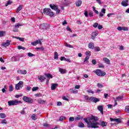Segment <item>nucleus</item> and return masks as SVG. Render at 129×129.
Returning <instances> with one entry per match:
<instances>
[{
	"instance_id": "nucleus-1",
	"label": "nucleus",
	"mask_w": 129,
	"mask_h": 129,
	"mask_svg": "<svg viewBox=\"0 0 129 129\" xmlns=\"http://www.w3.org/2000/svg\"><path fill=\"white\" fill-rule=\"evenodd\" d=\"M83 119L85 122H86L89 128H98L99 127L98 125H101L102 127H104V126L107 125V123L104 121H101L100 123L97 122L98 118L95 116L84 118Z\"/></svg>"
},
{
	"instance_id": "nucleus-2",
	"label": "nucleus",
	"mask_w": 129,
	"mask_h": 129,
	"mask_svg": "<svg viewBox=\"0 0 129 129\" xmlns=\"http://www.w3.org/2000/svg\"><path fill=\"white\" fill-rule=\"evenodd\" d=\"M43 13L45 15H47L49 17H53L54 16V12L50 8H45L43 10Z\"/></svg>"
},
{
	"instance_id": "nucleus-3",
	"label": "nucleus",
	"mask_w": 129,
	"mask_h": 129,
	"mask_svg": "<svg viewBox=\"0 0 129 129\" xmlns=\"http://www.w3.org/2000/svg\"><path fill=\"white\" fill-rule=\"evenodd\" d=\"M22 104L21 101H19L18 100H11L8 101V105L9 106H12V105H18V104Z\"/></svg>"
},
{
	"instance_id": "nucleus-4",
	"label": "nucleus",
	"mask_w": 129,
	"mask_h": 129,
	"mask_svg": "<svg viewBox=\"0 0 129 129\" xmlns=\"http://www.w3.org/2000/svg\"><path fill=\"white\" fill-rule=\"evenodd\" d=\"M94 73H95L98 76H104L106 74L105 72H102L99 69H97L96 71H94Z\"/></svg>"
},
{
	"instance_id": "nucleus-5",
	"label": "nucleus",
	"mask_w": 129,
	"mask_h": 129,
	"mask_svg": "<svg viewBox=\"0 0 129 129\" xmlns=\"http://www.w3.org/2000/svg\"><path fill=\"white\" fill-rule=\"evenodd\" d=\"M23 99L24 101H25V102H28V103H33L34 101L32 98L27 96H24Z\"/></svg>"
},
{
	"instance_id": "nucleus-6",
	"label": "nucleus",
	"mask_w": 129,
	"mask_h": 129,
	"mask_svg": "<svg viewBox=\"0 0 129 129\" xmlns=\"http://www.w3.org/2000/svg\"><path fill=\"white\" fill-rule=\"evenodd\" d=\"M23 84H24V82H23V81H20L16 85V89L17 90H20V88H22V87H23Z\"/></svg>"
},
{
	"instance_id": "nucleus-7",
	"label": "nucleus",
	"mask_w": 129,
	"mask_h": 129,
	"mask_svg": "<svg viewBox=\"0 0 129 129\" xmlns=\"http://www.w3.org/2000/svg\"><path fill=\"white\" fill-rule=\"evenodd\" d=\"M40 29H42L43 30L50 29V25L47 24H42L40 25Z\"/></svg>"
},
{
	"instance_id": "nucleus-8",
	"label": "nucleus",
	"mask_w": 129,
	"mask_h": 129,
	"mask_svg": "<svg viewBox=\"0 0 129 129\" xmlns=\"http://www.w3.org/2000/svg\"><path fill=\"white\" fill-rule=\"evenodd\" d=\"M89 100H91V101H92V102H95V103H96V102L100 101V100L94 97H91L89 99Z\"/></svg>"
},
{
	"instance_id": "nucleus-9",
	"label": "nucleus",
	"mask_w": 129,
	"mask_h": 129,
	"mask_svg": "<svg viewBox=\"0 0 129 129\" xmlns=\"http://www.w3.org/2000/svg\"><path fill=\"white\" fill-rule=\"evenodd\" d=\"M98 34H99V32L97 31H94L93 33H92V34H91L92 39L94 40V39H95V37H96V36H97Z\"/></svg>"
},
{
	"instance_id": "nucleus-10",
	"label": "nucleus",
	"mask_w": 129,
	"mask_h": 129,
	"mask_svg": "<svg viewBox=\"0 0 129 129\" xmlns=\"http://www.w3.org/2000/svg\"><path fill=\"white\" fill-rule=\"evenodd\" d=\"M41 41V39L36 40L33 42H32L31 45H33V46H36V45H38V44H40V45H42V42Z\"/></svg>"
},
{
	"instance_id": "nucleus-11",
	"label": "nucleus",
	"mask_w": 129,
	"mask_h": 129,
	"mask_svg": "<svg viewBox=\"0 0 129 129\" xmlns=\"http://www.w3.org/2000/svg\"><path fill=\"white\" fill-rule=\"evenodd\" d=\"M123 7H127L128 6V0H123L121 3Z\"/></svg>"
},
{
	"instance_id": "nucleus-12",
	"label": "nucleus",
	"mask_w": 129,
	"mask_h": 129,
	"mask_svg": "<svg viewBox=\"0 0 129 129\" xmlns=\"http://www.w3.org/2000/svg\"><path fill=\"white\" fill-rule=\"evenodd\" d=\"M37 79H38V80H39V81H40L41 82H43L44 80H46V77L42 75H39L38 76Z\"/></svg>"
},
{
	"instance_id": "nucleus-13",
	"label": "nucleus",
	"mask_w": 129,
	"mask_h": 129,
	"mask_svg": "<svg viewBox=\"0 0 129 129\" xmlns=\"http://www.w3.org/2000/svg\"><path fill=\"white\" fill-rule=\"evenodd\" d=\"M49 7L51 10H53L54 11H56L58 9V6L54 4H50Z\"/></svg>"
},
{
	"instance_id": "nucleus-14",
	"label": "nucleus",
	"mask_w": 129,
	"mask_h": 129,
	"mask_svg": "<svg viewBox=\"0 0 129 129\" xmlns=\"http://www.w3.org/2000/svg\"><path fill=\"white\" fill-rule=\"evenodd\" d=\"M11 42H12V41L7 40L6 43L3 44V46H4V47H8L11 45Z\"/></svg>"
},
{
	"instance_id": "nucleus-15",
	"label": "nucleus",
	"mask_w": 129,
	"mask_h": 129,
	"mask_svg": "<svg viewBox=\"0 0 129 129\" xmlns=\"http://www.w3.org/2000/svg\"><path fill=\"white\" fill-rule=\"evenodd\" d=\"M17 73H18V74H24L25 75L27 73V71H26L25 70L23 71L21 70H18L17 71Z\"/></svg>"
},
{
	"instance_id": "nucleus-16",
	"label": "nucleus",
	"mask_w": 129,
	"mask_h": 129,
	"mask_svg": "<svg viewBox=\"0 0 129 129\" xmlns=\"http://www.w3.org/2000/svg\"><path fill=\"white\" fill-rule=\"evenodd\" d=\"M111 121H115V122H117V123H119L121 122V120H120V119L119 118H110Z\"/></svg>"
},
{
	"instance_id": "nucleus-17",
	"label": "nucleus",
	"mask_w": 129,
	"mask_h": 129,
	"mask_svg": "<svg viewBox=\"0 0 129 129\" xmlns=\"http://www.w3.org/2000/svg\"><path fill=\"white\" fill-rule=\"evenodd\" d=\"M37 101L39 104H45L46 103V100H43L41 99H38Z\"/></svg>"
},
{
	"instance_id": "nucleus-18",
	"label": "nucleus",
	"mask_w": 129,
	"mask_h": 129,
	"mask_svg": "<svg viewBox=\"0 0 129 129\" xmlns=\"http://www.w3.org/2000/svg\"><path fill=\"white\" fill-rule=\"evenodd\" d=\"M70 92H71V93H74V94H76L77 93H78V90H76V89H70L69 90Z\"/></svg>"
},
{
	"instance_id": "nucleus-19",
	"label": "nucleus",
	"mask_w": 129,
	"mask_h": 129,
	"mask_svg": "<svg viewBox=\"0 0 129 129\" xmlns=\"http://www.w3.org/2000/svg\"><path fill=\"white\" fill-rule=\"evenodd\" d=\"M97 108L98 110H99V111L101 112L102 114H103V107H102V106L99 105L98 106Z\"/></svg>"
},
{
	"instance_id": "nucleus-20",
	"label": "nucleus",
	"mask_w": 129,
	"mask_h": 129,
	"mask_svg": "<svg viewBox=\"0 0 129 129\" xmlns=\"http://www.w3.org/2000/svg\"><path fill=\"white\" fill-rule=\"evenodd\" d=\"M12 38H15V39H17V40H19V41H21V42H24L25 41V38L20 37H17V36H13Z\"/></svg>"
},
{
	"instance_id": "nucleus-21",
	"label": "nucleus",
	"mask_w": 129,
	"mask_h": 129,
	"mask_svg": "<svg viewBox=\"0 0 129 129\" xmlns=\"http://www.w3.org/2000/svg\"><path fill=\"white\" fill-rule=\"evenodd\" d=\"M103 61H104L105 63H106V64H110V60L106 57L103 58Z\"/></svg>"
},
{
	"instance_id": "nucleus-22",
	"label": "nucleus",
	"mask_w": 129,
	"mask_h": 129,
	"mask_svg": "<svg viewBox=\"0 0 129 129\" xmlns=\"http://www.w3.org/2000/svg\"><path fill=\"white\" fill-rule=\"evenodd\" d=\"M58 86V84H51V90H55L56 88Z\"/></svg>"
},
{
	"instance_id": "nucleus-23",
	"label": "nucleus",
	"mask_w": 129,
	"mask_h": 129,
	"mask_svg": "<svg viewBox=\"0 0 129 129\" xmlns=\"http://www.w3.org/2000/svg\"><path fill=\"white\" fill-rule=\"evenodd\" d=\"M59 72L61 73V74H65L66 72H67V71L65 69H63L62 68L59 69Z\"/></svg>"
},
{
	"instance_id": "nucleus-24",
	"label": "nucleus",
	"mask_w": 129,
	"mask_h": 129,
	"mask_svg": "<svg viewBox=\"0 0 129 129\" xmlns=\"http://www.w3.org/2000/svg\"><path fill=\"white\" fill-rule=\"evenodd\" d=\"M82 4V1L81 0H79L77 1L76 3V7H80V6H81Z\"/></svg>"
},
{
	"instance_id": "nucleus-25",
	"label": "nucleus",
	"mask_w": 129,
	"mask_h": 129,
	"mask_svg": "<svg viewBox=\"0 0 129 129\" xmlns=\"http://www.w3.org/2000/svg\"><path fill=\"white\" fill-rule=\"evenodd\" d=\"M88 47L89 49H93L94 48V43L93 42L89 43L88 44Z\"/></svg>"
},
{
	"instance_id": "nucleus-26",
	"label": "nucleus",
	"mask_w": 129,
	"mask_h": 129,
	"mask_svg": "<svg viewBox=\"0 0 129 129\" xmlns=\"http://www.w3.org/2000/svg\"><path fill=\"white\" fill-rule=\"evenodd\" d=\"M75 120H80V119H83V117L80 115H78L75 118Z\"/></svg>"
},
{
	"instance_id": "nucleus-27",
	"label": "nucleus",
	"mask_w": 129,
	"mask_h": 129,
	"mask_svg": "<svg viewBox=\"0 0 129 129\" xmlns=\"http://www.w3.org/2000/svg\"><path fill=\"white\" fill-rule=\"evenodd\" d=\"M22 9H23V5H21L19 6V7L17 8L16 10V13L18 14L20 11L22 10Z\"/></svg>"
},
{
	"instance_id": "nucleus-28",
	"label": "nucleus",
	"mask_w": 129,
	"mask_h": 129,
	"mask_svg": "<svg viewBox=\"0 0 129 129\" xmlns=\"http://www.w3.org/2000/svg\"><path fill=\"white\" fill-rule=\"evenodd\" d=\"M116 100H117V101H121V100H123V96H119L117 97L116 98Z\"/></svg>"
},
{
	"instance_id": "nucleus-29",
	"label": "nucleus",
	"mask_w": 129,
	"mask_h": 129,
	"mask_svg": "<svg viewBox=\"0 0 129 129\" xmlns=\"http://www.w3.org/2000/svg\"><path fill=\"white\" fill-rule=\"evenodd\" d=\"M31 118L32 119H33V120H36V119H38V116H37V115L33 114L32 116H31Z\"/></svg>"
},
{
	"instance_id": "nucleus-30",
	"label": "nucleus",
	"mask_w": 129,
	"mask_h": 129,
	"mask_svg": "<svg viewBox=\"0 0 129 129\" xmlns=\"http://www.w3.org/2000/svg\"><path fill=\"white\" fill-rule=\"evenodd\" d=\"M6 36V31H0V38Z\"/></svg>"
},
{
	"instance_id": "nucleus-31",
	"label": "nucleus",
	"mask_w": 129,
	"mask_h": 129,
	"mask_svg": "<svg viewBox=\"0 0 129 129\" xmlns=\"http://www.w3.org/2000/svg\"><path fill=\"white\" fill-rule=\"evenodd\" d=\"M78 126L79 127H84L85 126V125H84V123H83L82 122H80L79 123Z\"/></svg>"
},
{
	"instance_id": "nucleus-32",
	"label": "nucleus",
	"mask_w": 129,
	"mask_h": 129,
	"mask_svg": "<svg viewBox=\"0 0 129 129\" xmlns=\"http://www.w3.org/2000/svg\"><path fill=\"white\" fill-rule=\"evenodd\" d=\"M12 60H13V61H19L20 60V58L16 56H14L12 58Z\"/></svg>"
},
{
	"instance_id": "nucleus-33",
	"label": "nucleus",
	"mask_w": 129,
	"mask_h": 129,
	"mask_svg": "<svg viewBox=\"0 0 129 129\" xmlns=\"http://www.w3.org/2000/svg\"><path fill=\"white\" fill-rule=\"evenodd\" d=\"M6 114L4 113H0V117L1 118H6Z\"/></svg>"
},
{
	"instance_id": "nucleus-34",
	"label": "nucleus",
	"mask_w": 129,
	"mask_h": 129,
	"mask_svg": "<svg viewBox=\"0 0 129 129\" xmlns=\"http://www.w3.org/2000/svg\"><path fill=\"white\" fill-rule=\"evenodd\" d=\"M92 9H93V11L94 12V13H96L97 15H98V14H99V12H98V11L95 9V7L94 6H93Z\"/></svg>"
},
{
	"instance_id": "nucleus-35",
	"label": "nucleus",
	"mask_w": 129,
	"mask_h": 129,
	"mask_svg": "<svg viewBox=\"0 0 129 129\" xmlns=\"http://www.w3.org/2000/svg\"><path fill=\"white\" fill-rule=\"evenodd\" d=\"M64 119H66V117H65L64 116H61L59 117V121H62V120H64Z\"/></svg>"
},
{
	"instance_id": "nucleus-36",
	"label": "nucleus",
	"mask_w": 129,
	"mask_h": 129,
	"mask_svg": "<svg viewBox=\"0 0 129 129\" xmlns=\"http://www.w3.org/2000/svg\"><path fill=\"white\" fill-rule=\"evenodd\" d=\"M125 112H127V113H129V106H126L125 107V109H124Z\"/></svg>"
},
{
	"instance_id": "nucleus-37",
	"label": "nucleus",
	"mask_w": 129,
	"mask_h": 129,
	"mask_svg": "<svg viewBox=\"0 0 129 129\" xmlns=\"http://www.w3.org/2000/svg\"><path fill=\"white\" fill-rule=\"evenodd\" d=\"M45 76H46L47 78H53V76L50 74H46Z\"/></svg>"
},
{
	"instance_id": "nucleus-38",
	"label": "nucleus",
	"mask_w": 129,
	"mask_h": 129,
	"mask_svg": "<svg viewBox=\"0 0 129 129\" xmlns=\"http://www.w3.org/2000/svg\"><path fill=\"white\" fill-rule=\"evenodd\" d=\"M1 123H2V124H4V123H5V124H7V123H8V122L7 121V120L6 119H2L1 121Z\"/></svg>"
},
{
	"instance_id": "nucleus-39",
	"label": "nucleus",
	"mask_w": 129,
	"mask_h": 129,
	"mask_svg": "<svg viewBox=\"0 0 129 129\" xmlns=\"http://www.w3.org/2000/svg\"><path fill=\"white\" fill-rule=\"evenodd\" d=\"M54 59L59 58V57H58V53H57V52H54Z\"/></svg>"
},
{
	"instance_id": "nucleus-40",
	"label": "nucleus",
	"mask_w": 129,
	"mask_h": 129,
	"mask_svg": "<svg viewBox=\"0 0 129 129\" xmlns=\"http://www.w3.org/2000/svg\"><path fill=\"white\" fill-rule=\"evenodd\" d=\"M21 26H23V25H21L20 24V23H17L16 24H15L14 27L15 28H17L18 29H19V28H20Z\"/></svg>"
},
{
	"instance_id": "nucleus-41",
	"label": "nucleus",
	"mask_w": 129,
	"mask_h": 129,
	"mask_svg": "<svg viewBox=\"0 0 129 129\" xmlns=\"http://www.w3.org/2000/svg\"><path fill=\"white\" fill-rule=\"evenodd\" d=\"M37 90H39V87H34L32 88V91H37Z\"/></svg>"
},
{
	"instance_id": "nucleus-42",
	"label": "nucleus",
	"mask_w": 129,
	"mask_h": 129,
	"mask_svg": "<svg viewBox=\"0 0 129 129\" xmlns=\"http://www.w3.org/2000/svg\"><path fill=\"white\" fill-rule=\"evenodd\" d=\"M89 17H90V18H92V17H93V12L89 11Z\"/></svg>"
},
{
	"instance_id": "nucleus-43",
	"label": "nucleus",
	"mask_w": 129,
	"mask_h": 129,
	"mask_svg": "<svg viewBox=\"0 0 129 129\" xmlns=\"http://www.w3.org/2000/svg\"><path fill=\"white\" fill-rule=\"evenodd\" d=\"M18 49H19V50H21V49H22V50H26V48H25V47H23L22 46H18Z\"/></svg>"
},
{
	"instance_id": "nucleus-44",
	"label": "nucleus",
	"mask_w": 129,
	"mask_h": 129,
	"mask_svg": "<svg viewBox=\"0 0 129 129\" xmlns=\"http://www.w3.org/2000/svg\"><path fill=\"white\" fill-rule=\"evenodd\" d=\"M89 59V57H88V56H86L85 58L84 61V63H86V62H88V60Z\"/></svg>"
},
{
	"instance_id": "nucleus-45",
	"label": "nucleus",
	"mask_w": 129,
	"mask_h": 129,
	"mask_svg": "<svg viewBox=\"0 0 129 129\" xmlns=\"http://www.w3.org/2000/svg\"><path fill=\"white\" fill-rule=\"evenodd\" d=\"M86 57H88L89 58L90 57V51H87L86 52Z\"/></svg>"
},
{
	"instance_id": "nucleus-46",
	"label": "nucleus",
	"mask_w": 129,
	"mask_h": 129,
	"mask_svg": "<svg viewBox=\"0 0 129 129\" xmlns=\"http://www.w3.org/2000/svg\"><path fill=\"white\" fill-rule=\"evenodd\" d=\"M28 56H29V57H33L34 56H35V54H33V53H31V52H28L27 53Z\"/></svg>"
},
{
	"instance_id": "nucleus-47",
	"label": "nucleus",
	"mask_w": 129,
	"mask_h": 129,
	"mask_svg": "<svg viewBox=\"0 0 129 129\" xmlns=\"http://www.w3.org/2000/svg\"><path fill=\"white\" fill-rule=\"evenodd\" d=\"M36 50H41V51H44V47H36L35 48Z\"/></svg>"
},
{
	"instance_id": "nucleus-48",
	"label": "nucleus",
	"mask_w": 129,
	"mask_h": 129,
	"mask_svg": "<svg viewBox=\"0 0 129 129\" xmlns=\"http://www.w3.org/2000/svg\"><path fill=\"white\" fill-rule=\"evenodd\" d=\"M99 68H104V66L102 63H99L98 64Z\"/></svg>"
},
{
	"instance_id": "nucleus-49",
	"label": "nucleus",
	"mask_w": 129,
	"mask_h": 129,
	"mask_svg": "<svg viewBox=\"0 0 129 129\" xmlns=\"http://www.w3.org/2000/svg\"><path fill=\"white\" fill-rule=\"evenodd\" d=\"M75 119L74 117H70L69 118V121H74Z\"/></svg>"
},
{
	"instance_id": "nucleus-50",
	"label": "nucleus",
	"mask_w": 129,
	"mask_h": 129,
	"mask_svg": "<svg viewBox=\"0 0 129 129\" xmlns=\"http://www.w3.org/2000/svg\"><path fill=\"white\" fill-rule=\"evenodd\" d=\"M12 3V2H11L10 1H8L7 4H6V7H8V6L11 5Z\"/></svg>"
},
{
	"instance_id": "nucleus-51",
	"label": "nucleus",
	"mask_w": 129,
	"mask_h": 129,
	"mask_svg": "<svg viewBox=\"0 0 129 129\" xmlns=\"http://www.w3.org/2000/svg\"><path fill=\"white\" fill-rule=\"evenodd\" d=\"M95 50L97 52H98V51H100V48L99 47H95Z\"/></svg>"
},
{
	"instance_id": "nucleus-52",
	"label": "nucleus",
	"mask_w": 129,
	"mask_h": 129,
	"mask_svg": "<svg viewBox=\"0 0 129 129\" xmlns=\"http://www.w3.org/2000/svg\"><path fill=\"white\" fill-rule=\"evenodd\" d=\"M93 27L94 28H96L97 27H98V23H94V24L93 25Z\"/></svg>"
},
{
	"instance_id": "nucleus-53",
	"label": "nucleus",
	"mask_w": 129,
	"mask_h": 129,
	"mask_svg": "<svg viewBox=\"0 0 129 129\" xmlns=\"http://www.w3.org/2000/svg\"><path fill=\"white\" fill-rule=\"evenodd\" d=\"M97 86H98V87H99L100 88H102V87H103V86L102 85V84H101L100 83H98Z\"/></svg>"
},
{
	"instance_id": "nucleus-54",
	"label": "nucleus",
	"mask_w": 129,
	"mask_h": 129,
	"mask_svg": "<svg viewBox=\"0 0 129 129\" xmlns=\"http://www.w3.org/2000/svg\"><path fill=\"white\" fill-rule=\"evenodd\" d=\"M67 31H69L71 33H72V30H71V29L70 28V27L69 26H67Z\"/></svg>"
},
{
	"instance_id": "nucleus-55",
	"label": "nucleus",
	"mask_w": 129,
	"mask_h": 129,
	"mask_svg": "<svg viewBox=\"0 0 129 129\" xmlns=\"http://www.w3.org/2000/svg\"><path fill=\"white\" fill-rule=\"evenodd\" d=\"M123 29V27L121 26H119L117 28V30H118V31H121Z\"/></svg>"
},
{
	"instance_id": "nucleus-56",
	"label": "nucleus",
	"mask_w": 129,
	"mask_h": 129,
	"mask_svg": "<svg viewBox=\"0 0 129 129\" xmlns=\"http://www.w3.org/2000/svg\"><path fill=\"white\" fill-rule=\"evenodd\" d=\"M22 96H23V94L16 95L15 97L16 98H19V97H22Z\"/></svg>"
},
{
	"instance_id": "nucleus-57",
	"label": "nucleus",
	"mask_w": 129,
	"mask_h": 129,
	"mask_svg": "<svg viewBox=\"0 0 129 129\" xmlns=\"http://www.w3.org/2000/svg\"><path fill=\"white\" fill-rule=\"evenodd\" d=\"M92 64H93V65H96V60L93 59L92 60Z\"/></svg>"
},
{
	"instance_id": "nucleus-58",
	"label": "nucleus",
	"mask_w": 129,
	"mask_h": 129,
	"mask_svg": "<svg viewBox=\"0 0 129 129\" xmlns=\"http://www.w3.org/2000/svg\"><path fill=\"white\" fill-rule=\"evenodd\" d=\"M13 90V87L12 85H11L9 88V91L12 92Z\"/></svg>"
},
{
	"instance_id": "nucleus-59",
	"label": "nucleus",
	"mask_w": 129,
	"mask_h": 129,
	"mask_svg": "<svg viewBox=\"0 0 129 129\" xmlns=\"http://www.w3.org/2000/svg\"><path fill=\"white\" fill-rule=\"evenodd\" d=\"M122 30L123 31H128V28L123 27Z\"/></svg>"
},
{
	"instance_id": "nucleus-60",
	"label": "nucleus",
	"mask_w": 129,
	"mask_h": 129,
	"mask_svg": "<svg viewBox=\"0 0 129 129\" xmlns=\"http://www.w3.org/2000/svg\"><path fill=\"white\" fill-rule=\"evenodd\" d=\"M114 13H109L107 14V17H108V18H110V17L111 16H114Z\"/></svg>"
},
{
	"instance_id": "nucleus-61",
	"label": "nucleus",
	"mask_w": 129,
	"mask_h": 129,
	"mask_svg": "<svg viewBox=\"0 0 129 129\" xmlns=\"http://www.w3.org/2000/svg\"><path fill=\"white\" fill-rule=\"evenodd\" d=\"M13 31H14V32H19V28L14 27Z\"/></svg>"
},
{
	"instance_id": "nucleus-62",
	"label": "nucleus",
	"mask_w": 129,
	"mask_h": 129,
	"mask_svg": "<svg viewBox=\"0 0 129 129\" xmlns=\"http://www.w3.org/2000/svg\"><path fill=\"white\" fill-rule=\"evenodd\" d=\"M103 27L102 25H98V29H99V30H101L102 29Z\"/></svg>"
},
{
	"instance_id": "nucleus-63",
	"label": "nucleus",
	"mask_w": 129,
	"mask_h": 129,
	"mask_svg": "<svg viewBox=\"0 0 129 129\" xmlns=\"http://www.w3.org/2000/svg\"><path fill=\"white\" fill-rule=\"evenodd\" d=\"M55 11H56V14L59 15V13H60V10L58 9V8H57V10H56Z\"/></svg>"
},
{
	"instance_id": "nucleus-64",
	"label": "nucleus",
	"mask_w": 129,
	"mask_h": 129,
	"mask_svg": "<svg viewBox=\"0 0 129 129\" xmlns=\"http://www.w3.org/2000/svg\"><path fill=\"white\" fill-rule=\"evenodd\" d=\"M105 11H106L105 9L103 8V9H102V10H101V13H102L103 14H105Z\"/></svg>"
}]
</instances>
